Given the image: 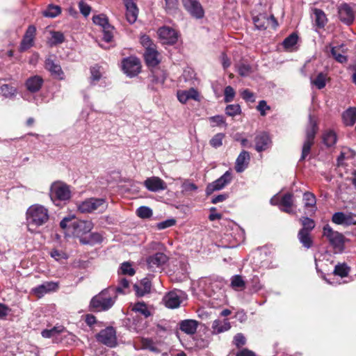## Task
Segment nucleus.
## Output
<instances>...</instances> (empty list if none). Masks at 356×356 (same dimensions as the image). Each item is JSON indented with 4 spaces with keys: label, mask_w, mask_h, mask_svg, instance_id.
Segmentation results:
<instances>
[{
    "label": "nucleus",
    "mask_w": 356,
    "mask_h": 356,
    "mask_svg": "<svg viewBox=\"0 0 356 356\" xmlns=\"http://www.w3.org/2000/svg\"><path fill=\"white\" fill-rule=\"evenodd\" d=\"M121 288L114 289L113 286L102 290L95 296L90 302V310L92 312H104L111 309L115 302L118 291Z\"/></svg>",
    "instance_id": "1"
},
{
    "label": "nucleus",
    "mask_w": 356,
    "mask_h": 356,
    "mask_svg": "<svg viewBox=\"0 0 356 356\" xmlns=\"http://www.w3.org/2000/svg\"><path fill=\"white\" fill-rule=\"evenodd\" d=\"M49 218L47 209L40 204L31 206L26 211L27 226L29 231L44 225Z\"/></svg>",
    "instance_id": "2"
},
{
    "label": "nucleus",
    "mask_w": 356,
    "mask_h": 356,
    "mask_svg": "<svg viewBox=\"0 0 356 356\" xmlns=\"http://www.w3.org/2000/svg\"><path fill=\"white\" fill-rule=\"evenodd\" d=\"M317 121L311 114L309 115V124L306 128L305 139L302 145V154L300 161L305 160L310 154L311 147L314 144V138L318 131Z\"/></svg>",
    "instance_id": "3"
},
{
    "label": "nucleus",
    "mask_w": 356,
    "mask_h": 356,
    "mask_svg": "<svg viewBox=\"0 0 356 356\" xmlns=\"http://www.w3.org/2000/svg\"><path fill=\"white\" fill-rule=\"evenodd\" d=\"M51 201L58 205V202L69 200L71 197L70 186L61 181L54 182L50 187L49 193Z\"/></svg>",
    "instance_id": "4"
},
{
    "label": "nucleus",
    "mask_w": 356,
    "mask_h": 356,
    "mask_svg": "<svg viewBox=\"0 0 356 356\" xmlns=\"http://www.w3.org/2000/svg\"><path fill=\"white\" fill-rule=\"evenodd\" d=\"M272 205H277L280 211L289 214H294V197L291 193H286L281 197L278 194L274 195L270 200Z\"/></svg>",
    "instance_id": "5"
},
{
    "label": "nucleus",
    "mask_w": 356,
    "mask_h": 356,
    "mask_svg": "<svg viewBox=\"0 0 356 356\" xmlns=\"http://www.w3.org/2000/svg\"><path fill=\"white\" fill-rule=\"evenodd\" d=\"M122 70L127 76H136L141 71L140 59L136 56L123 58L122 60Z\"/></svg>",
    "instance_id": "6"
},
{
    "label": "nucleus",
    "mask_w": 356,
    "mask_h": 356,
    "mask_svg": "<svg viewBox=\"0 0 356 356\" xmlns=\"http://www.w3.org/2000/svg\"><path fill=\"white\" fill-rule=\"evenodd\" d=\"M106 207L103 198H89L78 204V210L81 213H92L98 209H104Z\"/></svg>",
    "instance_id": "7"
},
{
    "label": "nucleus",
    "mask_w": 356,
    "mask_h": 356,
    "mask_svg": "<svg viewBox=\"0 0 356 356\" xmlns=\"http://www.w3.org/2000/svg\"><path fill=\"white\" fill-rule=\"evenodd\" d=\"M323 235L326 237L330 244L335 248H341L343 245V236L339 232L333 230L328 225L323 228Z\"/></svg>",
    "instance_id": "8"
},
{
    "label": "nucleus",
    "mask_w": 356,
    "mask_h": 356,
    "mask_svg": "<svg viewBox=\"0 0 356 356\" xmlns=\"http://www.w3.org/2000/svg\"><path fill=\"white\" fill-rule=\"evenodd\" d=\"M232 180V175L229 171H226L216 181L209 184L206 188L207 195L212 194L216 191H220L228 185Z\"/></svg>",
    "instance_id": "9"
},
{
    "label": "nucleus",
    "mask_w": 356,
    "mask_h": 356,
    "mask_svg": "<svg viewBox=\"0 0 356 356\" xmlns=\"http://www.w3.org/2000/svg\"><path fill=\"white\" fill-rule=\"evenodd\" d=\"M185 298V294L180 290H174L168 293L163 297L165 305L170 309H175L180 306Z\"/></svg>",
    "instance_id": "10"
},
{
    "label": "nucleus",
    "mask_w": 356,
    "mask_h": 356,
    "mask_svg": "<svg viewBox=\"0 0 356 356\" xmlns=\"http://www.w3.org/2000/svg\"><path fill=\"white\" fill-rule=\"evenodd\" d=\"M183 6L194 18L200 19L204 16V10L199 0H182Z\"/></svg>",
    "instance_id": "11"
},
{
    "label": "nucleus",
    "mask_w": 356,
    "mask_h": 356,
    "mask_svg": "<svg viewBox=\"0 0 356 356\" xmlns=\"http://www.w3.org/2000/svg\"><path fill=\"white\" fill-rule=\"evenodd\" d=\"M158 35L161 41L167 44H175L179 38V33L176 30L165 26L159 29Z\"/></svg>",
    "instance_id": "12"
},
{
    "label": "nucleus",
    "mask_w": 356,
    "mask_h": 356,
    "mask_svg": "<svg viewBox=\"0 0 356 356\" xmlns=\"http://www.w3.org/2000/svg\"><path fill=\"white\" fill-rule=\"evenodd\" d=\"M234 68L238 75L243 77L250 76L255 72L254 65L243 58L238 60L234 58Z\"/></svg>",
    "instance_id": "13"
},
{
    "label": "nucleus",
    "mask_w": 356,
    "mask_h": 356,
    "mask_svg": "<svg viewBox=\"0 0 356 356\" xmlns=\"http://www.w3.org/2000/svg\"><path fill=\"white\" fill-rule=\"evenodd\" d=\"M97 337L99 341L109 347H114L117 344L116 332L113 327L102 330Z\"/></svg>",
    "instance_id": "14"
},
{
    "label": "nucleus",
    "mask_w": 356,
    "mask_h": 356,
    "mask_svg": "<svg viewBox=\"0 0 356 356\" xmlns=\"http://www.w3.org/2000/svg\"><path fill=\"white\" fill-rule=\"evenodd\" d=\"M20 95L22 97L31 102H34L36 104L43 102H47L45 94L47 90H20Z\"/></svg>",
    "instance_id": "15"
},
{
    "label": "nucleus",
    "mask_w": 356,
    "mask_h": 356,
    "mask_svg": "<svg viewBox=\"0 0 356 356\" xmlns=\"http://www.w3.org/2000/svg\"><path fill=\"white\" fill-rule=\"evenodd\" d=\"M74 234L79 238L89 233L93 228V224L90 220H74L72 222Z\"/></svg>",
    "instance_id": "16"
},
{
    "label": "nucleus",
    "mask_w": 356,
    "mask_h": 356,
    "mask_svg": "<svg viewBox=\"0 0 356 356\" xmlns=\"http://www.w3.org/2000/svg\"><path fill=\"white\" fill-rule=\"evenodd\" d=\"M168 261V257L162 253L157 252L147 259L148 268L152 271H156L161 268Z\"/></svg>",
    "instance_id": "17"
},
{
    "label": "nucleus",
    "mask_w": 356,
    "mask_h": 356,
    "mask_svg": "<svg viewBox=\"0 0 356 356\" xmlns=\"http://www.w3.org/2000/svg\"><path fill=\"white\" fill-rule=\"evenodd\" d=\"M58 289V282H45L31 289V293L38 298H42L44 294L56 291Z\"/></svg>",
    "instance_id": "18"
},
{
    "label": "nucleus",
    "mask_w": 356,
    "mask_h": 356,
    "mask_svg": "<svg viewBox=\"0 0 356 356\" xmlns=\"http://www.w3.org/2000/svg\"><path fill=\"white\" fill-rule=\"evenodd\" d=\"M332 221L337 225L345 226L356 224L355 215L348 212H336L332 216Z\"/></svg>",
    "instance_id": "19"
},
{
    "label": "nucleus",
    "mask_w": 356,
    "mask_h": 356,
    "mask_svg": "<svg viewBox=\"0 0 356 356\" xmlns=\"http://www.w3.org/2000/svg\"><path fill=\"white\" fill-rule=\"evenodd\" d=\"M144 186L152 192H159L167 188L166 183L159 177H151L144 181Z\"/></svg>",
    "instance_id": "20"
},
{
    "label": "nucleus",
    "mask_w": 356,
    "mask_h": 356,
    "mask_svg": "<svg viewBox=\"0 0 356 356\" xmlns=\"http://www.w3.org/2000/svg\"><path fill=\"white\" fill-rule=\"evenodd\" d=\"M35 33V26L33 25H30L26 29L23 40L20 44V49L22 51H25L33 46Z\"/></svg>",
    "instance_id": "21"
},
{
    "label": "nucleus",
    "mask_w": 356,
    "mask_h": 356,
    "mask_svg": "<svg viewBox=\"0 0 356 356\" xmlns=\"http://www.w3.org/2000/svg\"><path fill=\"white\" fill-rule=\"evenodd\" d=\"M255 149L261 152L267 149L270 145V138L268 134L261 132L258 134L254 138Z\"/></svg>",
    "instance_id": "22"
},
{
    "label": "nucleus",
    "mask_w": 356,
    "mask_h": 356,
    "mask_svg": "<svg viewBox=\"0 0 356 356\" xmlns=\"http://www.w3.org/2000/svg\"><path fill=\"white\" fill-rule=\"evenodd\" d=\"M126 7V17L130 24H134L138 17V9L133 0H123Z\"/></svg>",
    "instance_id": "23"
},
{
    "label": "nucleus",
    "mask_w": 356,
    "mask_h": 356,
    "mask_svg": "<svg viewBox=\"0 0 356 356\" xmlns=\"http://www.w3.org/2000/svg\"><path fill=\"white\" fill-rule=\"evenodd\" d=\"M45 67L54 77L58 78L60 79L63 78V72L60 65L55 62L51 56H49L46 59Z\"/></svg>",
    "instance_id": "24"
},
{
    "label": "nucleus",
    "mask_w": 356,
    "mask_h": 356,
    "mask_svg": "<svg viewBox=\"0 0 356 356\" xmlns=\"http://www.w3.org/2000/svg\"><path fill=\"white\" fill-rule=\"evenodd\" d=\"M250 156L248 152L243 150L238 156L235 163V170L237 172H243L248 166Z\"/></svg>",
    "instance_id": "25"
},
{
    "label": "nucleus",
    "mask_w": 356,
    "mask_h": 356,
    "mask_svg": "<svg viewBox=\"0 0 356 356\" xmlns=\"http://www.w3.org/2000/svg\"><path fill=\"white\" fill-rule=\"evenodd\" d=\"M270 21L273 22L276 26L277 25V22L273 15L268 17L266 15L260 14L253 17L254 26L259 30L266 29Z\"/></svg>",
    "instance_id": "26"
},
{
    "label": "nucleus",
    "mask_w": 356,
    "mask_h": 356,
    "mask_svg": "<svg viewBox=\"0 0 356 356\" xmlns=\"http://www.w3.org/2000/svg\"><path fill=\"white\" fill-rule=\"evenodd\" d=\"M339 16L340 19L346 24H350L354 19V13L351 8L346 3L342 4L339 7Z\"/></svg>",
    "instance_id": "27"
},
{
    "label": "nucleus",
    "mask_w": 356,
    "mask_h": 356,
    "mask_svg": "<svg viewBox=\"0 0 356 356\" xmlns=\"http://www.w3.org/2000/svg\"><path fill=\"white\" fill-rule=\"evenodd\" d=\"M144 58L146 64L149 67H156L159 60L158 59V51L153 47H147L144 53Z\"/></svg>",
    "instance_id": "28"
},
{
    "label": "nucleus",
    "mask_w": 356,
    "mask_h": 356,
    "mask_svg": "<svg viewBox=\"0 0 356 356\" xmlns=\"http://www.w3.org/2000/svg\"><path fill=\"white\" fill-rule=\"evenodd\" d=\"M177 97L178 100L185 104L189 99L200 101V93L198 90H177Z\"/></svg>",
    "instance_id": "29"
},
{
    "label": "nucleus",
    "mask_w": 356,
    "mask_h": 356,
    "mask_svg": "<svg viewBox=\"0 0 356 356\" xmlns=\"http://www.w3.org/2000/svg\"><path fill=\"white\" fill-rule=\"evenodd\" d=\"M211 328L212 333L218 334L229 330L231 325L227 319H216L212 323Z\"/></svg>",
    "instance_id": "30"
},
{
    "label": "nucleus",
    "mask_w": 356,
    "mask_h": 356,
    "mask_svg": "<svg viewBox=\"0 0 356 356\" xmlns=\"http://www.w3.org/2000/svg\"><path fill=\"white\" fill-rule=\"evenodd\" d=\"M197 325L198 323L196 321L187 319L180 322L179 328L187 334H193L197 330Z\"/></svg>",
    "instance_id": "31"
},
{
    "label": "nucleus",
    "mask_w": 356,
    "mask_h": 356,
    "mask_svg": "<svg viewBox=\"0 0 356 356\" xmlns=\"http://www.w3.org/2000/svg\"><path fill=\"white\" fill-rule=\"evenodd\" d=\"M342 121L345 126H353L356 122V108L350 107L342 113Z\"/></svg>",
    "instance_id": "32"
},
{
    "label": "nucleus",
    "mask_w": 356,
    "mask_h": 356,
    "mask_svg": "<svg viewBox=\"0 0 356 356\" xmlns=\"http://www.w3.org/2000/svg\"><path fill=\"white\" fill-rule=\"evenodd\" d=\"M330 53L332 57L340 63H344L347 61V57L344 54V46L338 45L331 47Z\"/></svg>",
    "instance_id": "33"
},
{
    "label": "nucleus",
    "mask_w": 356,
    "mask_h": 356,
    "mask_svg": "<svg viewBox=\"0 0 356 356\" xmlns=\"http://www.w3.org/2000/svg\"><path fill=\"white\" fill-rule=\"evenodd\" d=\"M102 236L96 232L90 233L87 236H83L80 238V243L85 245H95L102 241Z\"/></svg>",
    "instance_id": "34"
},
{
    "label": "nucleus",
    "mask_w": 356,
    "mask_h": 356,
    "mask_svg": "<svg viewBox=\"0 0 356 356\" xmlns=\"http://www.w3.org/2000/svg\"><path fill=\"white\" fill-rule=\"evenodd\" d=\"M134 288L136 295L142 297L150 292L151 283L148 280H144L140 284H134Z\"/></svg>",
    "instance_id": "35"
},
{
    "label": "nucleus",
    "mask_w": 356,
    "mask_h": 356,
    "mask_svg": "<svg viewBox=\"0 0 356 356\" xmlns=\"http://www.w3.org/2000/svg\"><path fill=\"white\" fill-rule=\"evenodd\" d=\"M51 38L48 40V44L50 47H54L62 44L65 41V36L60 31H51Z\"/></svg>",
    "instance_id": "36"
},
{
    "label": "nucleus",
    "mask_w": 356,
    "mask_h": 356,
    "mask_svg": "<svg viewBox=\"0 0 356 356\" xmlns=\"http://www.w3.org/2000/svg\"><path fill=\"white\" fill-rule=\"evenodd\" d=\"M303 202L305 208H311V211L314 212L316 209V197L310 192H305L303 194Z\"/></svg>",
    "instance_id": "37"
},
{
    "label": "nucleus",
    "mask_w": 356,
    "mask_h": 356,
    "mask_svg": "<svg viewBox=\"0 0 356 356\" xmlns=\"http://www.w3.org/2000/svg\"><path fill=\"white\" fill-rule=\"evenodd\" d=\"M61 13V8L59 6L49 4L47 8L42 11L43 16L49 18H54Z\"/></svg>",
    "instance_id": "38"
},
{
    "label": "nucleus",
    "mask_w": 356,
    "mask_h": 356,
    "mask_svg": "<svg viewBox=\"0 0 356 356\" xmlns=\"http://www.w3.org/2000/svg\"><path fill=\"white\" fill-rule=\"evenodd\" d=\"M43 83L42 79L39 76H34L26 81V89H40Z\"/></svg>",
    "instance_id": "39"
},
{
    "label": "nucleus",
    "mask_w": 356,
    "mask_h": 356,
    "mask_svg": "<svg viewBox=\"0 0 356 356\" xmlns=\"http://www.w3.org/2000/svg\"><path fill=\"white\" fill-rule=\"evenodd\" d=\"M166 78L165 73L161 69H154L152 70L151 81L155 84H161Z\"/></svg>",
    "instance_id": "40"
},
{
    "label": "nucleus",
    "mask_w": 356,
    "mask_h": 356,
    "mask_svg": "<svg viewBox=\"0 0 356 356\" xmlns=\"http://www.w3.org/2000/svg\"><path fill=\"white\" fill-rule=\"evenodd\" d=\"M314 15L315 17V24L319 28L324 27L327 22L324 12L320 9L315 8L314 10Z\"/></svg>",
    "instance_id": "41"
},
{
    "label": "nucleus",
    "mask_w": 356,
    "mask_h": 356,
    "mask_svg": "<svg viewBox=\"0 0 356 356\" xmlns=\"http://www.w3.org/2000/svg\"><path fill=\"white\" fill-rule=\"evenodd\" d=\"M249 291L251 293H255L259 291L263 285L261 284L260 280L257 275H254L248 282Z\"/></svg>",
    "instance_id": "42"
},
{
    "label": "nucleus",
    "mask_w": 356,
    "mask_h": 356,
    "mask_svg": "<svg viewBox=\"0 0 356 356\" xmlns=\"http://www.w3.org/2000/svg\"><path fill=\"white\" fill-rule=\"evenodd\" d=\"M231 286L236 291H241L245 289V282L241 275H236L231 278Z\"/></svg>",
    "instance_id": "43"
},
{
    "label": "nucleus",
    "mask_w": 356,
    "mask_h": 356,
    "mask_svg": "<svg viewBox=\"0 0 356 356\" xmlns=\"http://www.w3.org/2000/svg\"><path fill=\"white\" fill-rule=\"evenodd\" d=\"M104 73V69L103 67L95 65L90 67V74H91V81H98L101 79L103 74Z\"/></svg>",
    "instance_id": "44"
},
{
    "label": "nucleus",
    "mask_w": 356,
    "mask_h": 356,
    "mask_svg": "<svg viewBox=\"0 0 356 356\" xmlns=\"http://www.w3.org/2000/svg\"><path fill=\"white\" fill-rule=\"evenodd\" d=\"M323 140L325 145L331 147L336 143L337 137L334 131L328 130L324 133Z\"/></svg>",
    "instance_id": "45"
},
{
    "label": "nucleus",
    "mask_w": 356,
    "mask_h": 356,
    "mask_svg": "<svg viewBox=\"0 0 356 356\" xmlns=\"http://www.w3.org/2000/svg\"><path fill=\"white\" fill-rule=\"evenodd\" d=\"M300 242L306 248H309L312 245V240L309 232H305V230H300L298 234Z\"/></svg>",
    "instance_id": "46"
},
{
    "label": "nucleus",
    "mask_w": 356,
    "mask_h": 356,
    "mask_svg": "<svg viewBox=\"0 0 356 356\" xmlns=\"http://www.w3.org/2000/svg\"><path fill=\"white\" fill-rule=\"evenodd\" d=\"M208 120L210 122L211 127H212L222 126L226 127L227 126L224 116L220 115L209 117Z\"/></svg>",
    "instance_id": "47"
},
{
    "label": "nucleus",
    "mask_w": 356,
    "mask_h": 356,
    "mask_svg": "<svg viewBox=\"0 0 356 356\" xmlns=\"http://www.w3.org/2000/svg\"><path fill=\"white\" fill-rule=\"evenodd\" d=\"M64 330L63 326H55L49 330L46 329L42 331L41 334L44 338H51L62 332Z\"/></svg>",
    "instance_id": "48"
},
{
    "label": "nucleus",
    "mask_w": 356,
    "mask_h": 356,
    "mask_svg": "<svg viewBox=\"0 0 356 356\" xmlns=\"http://www.w3.org/2000/svg\"><path fill=\"white\" fill-rule=\"evenodd\" d=\"M298 38L297 34L294 33L286 38L282 42L284 49H289L294 47L297 44Z\"/></svg>",
    "instance_id": "49"
},
{
    "label": "nucleus",
    "mask_w": 356,
    "mask_h": 356,
    "mask_svg": "<svg viewBox=\"0 0 356 356\" xmlns=\"http://www.w3.org/2000/svg\"><path fill=\"white\" fill-rule=\"evenodd\" d=\"M300 221L303 227L300 230H305V232L309 233L315 227L314 221L308 217L301 218Z\"/></svg>",
    "instance_id": "50"
},
{
    "label": "nucleus",
    "mask_w": 356,
    "mask_h": 356,
    "mask_svg": "<svg viewBox=\"0 0 356 356\" xmlns=\"http://www.w3.org/2000/svg\"><path fill=\"white\" fill-rule=\"evenodd\" d=\"M211 285L212 283L211 280L208 278L202 279L199 282V286L204 291V293L208 296H211L212 295L211 290H210V288L212 287Z\"/></svg>",
    "instance_id": "51"
},
{
    "label": "nucleus",
    "mask_w": 356,
    "mask_h": 356,
    "mask_svg": "<svg viewBox=\"0 0 356 356\" xmlns=\"http://www.w3.org/2000/svg\"><path fill=\"white\" fill-rule=\"evenodd\" d=\"M141 348L143 349H147L152 352H158V348L156 346L154 342L149 339L142 338L140 340Z\"/></svg>",
    "instance_id": "52"
},
{
    "label": "nucleus",
    "mask_w": 356,
    "mask_h": 356,
    "mask_svg": "<svg viewBox=\"0 0 356 356\" xmlns=\"http://www.w3.org/2000/svg\"><path fill=\"white\" fill-rule=\"evenodd\" d=\"M349 268L345 264H339L336 265L334 270V274L341 277L347 276Z\"/></svg>",
    "instance_id": "53"
},
{
    "label": "nucleus",
    "mask_w": 356,
    "mask_h": 356,
    "mask_svg": "<svg viewBox=\"0 0 356 356\" xmlns=\"http://www.w3.org/2000/svg\"><path fill=\"white\" fill-rule=\"evenodd\" d=\"M92 21H93L94 24L99 25L102 29L110 25L108 23V18L106 17V15H104L103 14L94 16L92 17Z\"/></svg>",
    "instance_id": "54"
},
{
    "label": "nucleus",
    "mask_w": 356,
    "mask_h": 356,
    "mask_svg": "<svg viewBox=\"0 0 356 356\" xmlns=\"http://www.w3.org/2000/svg\"><path fill=\"white\" fill-rule=\"evenodd\" d=\"M326 76L323 73H319L314 79L312 83L316 86L318 89H322L325 86Z\"/></svg>",
    "instance_id": "55"
},
{
    "label": "nucleus",
    "mask_w": 356,
    "mask_h": 356,
    "mask_svg": "<svg viewBox=\"0 0 356 356\" xmlns=\"http://www.w3.org/2000/svg\"><path fill=\"white\" fill-rule=\"evenodd\" d=\"M50 255L52 258H54L56 261L62 262L64 260H66L68 258L67 254L60 250L54 249L50 252Z\"/></svg>",
    "instance_id": "56"
},
{
    "label": "nucleus",
    "mask_w": 356,
    "mask_h": 356,
    "mask_svg": "<svg viewBox=\"0 0 356 356\" xmlns=\"http://www.w3.org/2000/svg\"><path fill=\"white\" fill-rule=\"evenodd\" d=\"M241 112V107L238 104H229L225 108V113L232 117L240 114Z\"/></svg>",
    "instance_id": "57"
},
{
    "label": "nucleus",
    "mask_w": 356,
    "mask_h": 356,
    "mask_svg": "<svg viewBox=\"0 0 356 356\" xmlns=\"http://www.w3.org/2000/svg\"><path fill=\"white\" fill-rule=\"evenodd\" d=\"M133 309L136 312L143 314L145 318L150 316V312L148 310L145 304L142 302H138L134 306Z\"/></svg>",
    "instance_id": "58"
},
{
    "label": "nucleus",
    "mask_w": 356,
    "mask_h": 356,
    "mask_svg": "<svg viewBox=\"0 0 356 356\" xmlns=\"http://www.w3.org/2000/svg\"><path fill=\"white\" fill-rule=\"evenodd\" d=\"M120 273L122 275L132 276L135 274V270L129 262H124L121 264Z\"/></svg>",
    "instance_id": "59"
},
{
    "label": "nucleus",
    "mask_w": 356,
    "mask_h": 356,
    "mask_svg": "<svg viewBox=\"0 0 356 356\" xmlns=\"http://www.w3.org/2000/svg\"><path fill=\"white\" fill-rule=\"evenodd\" d=\"M136 213L141 218H148L152 216V211L149 207L143 206L137 209Z\"/></svg>",
    "instance_id": "60"
},
{
    "label": "nucleus",
    "mask_w": 356,
    "mask_h": 356,
    "mask_svg": "<svg viewBox=\"0 0 356 356\" xmlns=\"http://www.w3.org/2000/svg\"><path fill=\"white\" fill-rule=\"evenodd\" d=\"M164 8L168 13H172L178 8V0H164Z\"/></svg>",
    "instance_id": "61"
},
{
    "label": "nucleus",
    "mask_w": 356,
    "mask_h": 356,
    "mask_svg": "<svg viewBox=\"0 0 356 356\" xmlns=\"http://www.w3.org/2000/svg\"><path fill=\"white\" fill-rule=\"evenodd\" d=\"M225 137V134L219 133L216 134L211 140L210 145L215 147H219L222 145V140Z\"/></svg>",
    "instance_id": "62"
},
{
    "label": "nucleus",
    "mask_w": 356,
    "mask_h": 356,
    "mask_svg": "<svg viewBox=\"0 0 356 356\" xmlns=\"http://www.w3.org/2000/svg\"><path fill=\"white\" fill-rule=\"evenodd\" d=\"M103 30V40L106 42H109L112 40L113 35V26H112L111 24L109 26H107L102 29Z\"/></svg>",
    "instance_id": "63"
},
{
    "label": "nucleus",
    "mask_w": 356,
    "mask_h": 356,
    "mask_svg": "<svg viewBox=\"0 0 356 356\" xmlns=\"http://www.w3.org/2000/svg\"><path fill=\"white\" fill-rule=\"evenodd\" d=\"M79 8L80 13L85 17L89 16L91 12V7L84 1L81 0L79 2Z\"/></svg>",
    "instance_id": "64"
}]
</instances>
